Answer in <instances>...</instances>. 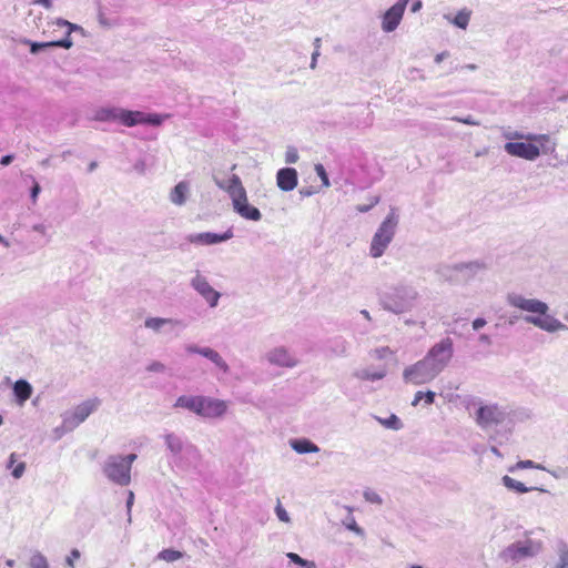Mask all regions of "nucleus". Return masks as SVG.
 Returning <instances> with one entry per match:
<instances>
[{
    "label": "nucleus",
    "instance_id": "7ed1b4c3",
    "mask_svg": "<svg viewBox=\"0 0 568 568\" xmlns=\"http://www.w3.org/2000/svg\"><path fill=\"white\" fill-rule=\"evenodd\" d=\"M507 303L521 311L538 314L540 316L527 315L525 321L534 326L549 333L567 329V326L554 316L548 315L549 306L536 298H526L520 294L511 293L507 295Z\"/></svg>",
    "mask_w": 568,
    "mask_h": 568
},
{
    "label": "nucleus",
    "instance_id": "c9c22d12",
    "mask_svg": "<svg viewBox=\"0 0 568 568\" xmlns=\"http://www.w3.org/2000/svg\"><path fill=\"white\" fill-rule=\"evenodd\" d=\"M181 556H182V554L180 551L165 549V550H162L158 557L168 562H172V561L180 559Z\"/></svg>",
    "mask_w": 568,
    "mask_h": 568
},
{
    "label": "nucleus",
    "instance_id": "bb28decb",
    "mask_svg": "<svg viewBox=\"0 0 568 568\" xmlns=\"http://www.w3.org/2000/svg\"><path fill=\"white\" fill-rule=\"evenodd\" d=\"M290 446L297 454H308V453L320 452V447L306 438L292 439V440H290Z\"/></svg>",
    "mask_w": 568,
    "mask_h": 568
},
{
    "label": "nucleus",
    "instance_id": "423d86ee",
    "mask_svg": "<svg viewBox=\"0 0 568 568\" xmlns=\"http://www.w3.org/2000/svg\"><path fill=\"white\" fill-rule=\"evenodd\" d=\"M399 216L395 207H390L388 214L376 230L369 245V255L373 258L383 256L388 245L392 243L397 226Z\"/></svg>",
    "mask_w": 568,
    "mask_h": 568
},
{
    "label": "nucleus",
    "instance_id": "c03bdc74",
    "mask_svg": "<svg viewBox=\"0 0 568 568\" xmlns=\"http://www.w3.org/2000/svg\"><path fill=\"white\" fill-rule=\"evenodd\" d=\"M364 498L366 501H368L371 504H376V505L383 504L382 497L377 493L369 490V489L364 491Z\"/></svg>",
    "mask_w": 568,
    "mask_h": 568
},
{
    "label": "nucleus",
    "instance_id": "f704fd0d",
    "mask_svg": "<svg viewBox=\"0 0 568 568\" xmlns=\"http://www.w3.org/2000/svg\"><path fill=\"white\" fill-rule=\"evenodd\" d=\"M377 419L384 427L389 428V429L398 430L403 427L400 419L394 414H392L387 418H377Z\"/></svg>",
    "mask_w": 568,
    "mask_h": 568
},
{
    "label": "nucleus",
    "instance_id": "e2e57ef3",
    "mask_svg": "<svg viewBox=\"0 0 568 568\" xmlns=\"http://www.w3.org/2000/svg\"><path fill=\"white\" fill-rule=\"evenodd\" d=\"M12 160H13V155H11V154L4 155L0 160V165H2V166L9 165L12 162Z\"/></svg>",
    "mask_w": 568,
    "mask_h": 568
},
{
    "label": "nucleus",
    "instance_id": "ea45409f",
    "mask_svg": "<svg viewBox=\"0 0 568 568\" xmlns=\"http://www.w3.org/2000/svg\"><path fill=\"white\" fill-rule=\"evenodd\" d=\"M298 152L295 146H287L285 152V162L287 164H294L298 161Z\"/></svg>",
    "mask_w": 568,
    "mask_h": 568
},
{
    "label": "nucleus",
    "instance_id": "a19ab883",
    "mask_svg": "<svg viewBox=\"0 0 568 568\" xmlns=\"http://www.w3.org/2000/svg\"><path fill=\"white\" fill-rule=\"evenodd\" d=\"M392 354L393 351L388 346L378 347L372 351V356L376 359H384Z\"/></svg>",
    "mask_w": 568,
    "mask_h": 568
},
{
    "label": "nucleus",
    "instance_id": "4c0bfd02",
    "mask_svg": "<svg viewBox=\"0 0 568 568\" xmlns=\"http://www.w3.org/2000/svg\"><path fill=\"white\" fill-rule=\"evenodd\" d=\"M558 556H559L558 564L565 568H568V545L567 544H561L558 547Z\"/></svg>",
    "mask_w": 568,
    "mask_h": 568
},
{
    "label": "nucleus",
    "instance_id": "6e6552de",
    "mask_svg": "<svg viewBox=\"0 0 568 568\" xmlns=\"http://www.w3.org/2000/svg\"><path fill=\"white\" fill-rule=\"evenodd\" d=\"M101 400L99 398H90L64 412L61 415L64 420V429H75L99 408Z\"/></svg>",
    "mask_w": 568,
    "mask_h": 568
},
{
    "label": "nucleus",
    "instance_id": "4be33fe9",
    "mask_svg": "<svg viewBox=\"0 0 568 568\" xmlns=\"http://www.w3.org/2000/svg\"><path fill=\"white\" fill-rule=\"evenodd\" d=\"M486 268V265L478 261H473L468 263H458L454 266L449 267V271H453L457 274H462L466 278L474 277L479 271Z\"/></svg>",
    "mask_w": 568,
    "mask_h": 568
},
{
    "label": "nucleus",
    "instance_id": "9b49d317",
    "mask_svg": "<svg viewBox=\"0 0 568 568\" xmlns=\"http://www.w3.org/2000/svg\"><path fill=\"white\" fill-rule=\"evenodd\" d=\"M165 118H168V115L145 113L142 111H131L121 108L120 123L128 128H132L139 124L159 126L163 123Z\"/></svg>",
    "mask_w": 568,
    "mask_h": 568
},
{
    "label": "nucleus",
    "instance_id": "37998d69",
    "mask_svg": "<svg viewBox=\"0 0 568 568\" xmlns=\"http://www.w3.org/2000/svg\"><path fill=\"white\" fill-rule=\"evenodd\" d=\"M31 182H32V187H31V191H30V199H31V202L33 204L37 203L38 201V196L41 192V187L39 185V183L37 182L36 178L34 176H29Z\"/></svg>",
    "mask_w": 568,
    "mask_h": 568
},
{
    "label": "nucleus",
    "instance_id": "6e6d98bb",
    "mask_svg": "<svg viewBox=\"0 0 568 568\" xmlns=\"http://www.w3.org/2000/svg\"><path fill=\"white\" fill-rule=\"evenodd\" d=\"M185 351L186 353L189 354H200L201 355V352L203 351V347H199L194 344H189L185 346Z\"/></svg>",
    "mask_w": 568,
    "mask_h": 568
},
{
    "label": "nucleus",
    "instance_id": "f257e3e1",
    "mask_svg": "<svg viewBox=\"0 0 568 568\" xmlns=\"http://www.w3.org/2000/svg\"><path fill=\"white\" fill-rule=\"evenodd\" d=\"M454 355V343L449 337L434 344L426 355L403 371L405 384L422 386L432 383L450 363Z\"/></svg>",
    "mask_w": 568,
    "mask_h": 568
},
{
    "label": "nucleus",
    "instance_id": "09e8293b",
    "mask_svg": "<svg viewBox=\"0 0 568 568\" xmlns=\"http://www.w3.org/2000/svg\"><path fill=\"white\" fill-rule=\"evenodd\" d=\"M80 551L78 549H72L70 555L65 558V564L70 568H74V561L80 558Z\"/></svg>",
    "mask_w": 568,
    "mask_h": 568
},
{
    "label": "nucleus",
    "instance_id": "6ab92c4d",
    "mask_svg": "<svg viewBox=\"0 0 568 568\" xmlns=\"http://www.w3.org/2000/svg\"><path fill=\"white\" fill-rule=\"evenodd\" d=\"M405 10L402 4L392 6L383 16L382 29L385 32H393L400 23Z\"/></svg>",
    "mask_w": 568,
    "mask_h": 568
},
{
    "label": "nucleus",
    "instance_id": "cd10ccee",
    "mask_svg": "<svg viewBox=\"0 0 568 568\" xmlns=\"http://www.w3.org/2000/svg\"><path fill=\"white\" fill-rule=\"evenodd\" d=\"M501 481H503L504 486L506 488H508L509 490H515L520 494L528 493L531 490H539L541 493H547V490L544 488L527 487L521 481H518L507 475L501 478Z\"/></svg>",
    "mask_w": 568,
    "mask_h": 568
},
{
    "label": "nucleus",
    "instance_id": "412c9836",
    "mask_svg": "<svg viewBox=\"0 0 568 568\" xmlns=\"http://www.w3.org/2000/svg\"><path fill=\"white\" fill-rule=\"evenodd\" d=\"M190 195V184L186 181L179 182L170 192L169 200L176 206H182L186 203Z\"/></svg>",
    "mask_w": 568,
    "mask_h": 568
},
{
    "label": "nucleus",
    "instance_id": "338daca9",
    "mask_svg": "<svg viewBox=\"0 0 568 568\" xmlns=\"http://www.w3.org/2000/svg\"><path fill=\"white\" fill-rule=\"evenodd\" d=\"M448 52L447 51H444V52H440L438 53L436 57H435V62L436 63H440L444 59H446L448 57Z\"/></svg>",
    "mask_w": 568,
    "mask_h": 568
},
{
    "label": "nucleus",
    "instance_id": "bf43d9fd",
    "mask_svg": "<svg viewBox=\"0 0 568 568\" xmlns=\"http://www.w3.org/2000/svg\"><path fill=\"white\" fill-rule=\"evenodd\" d=\"M32 230L34 232H38V233L42 234V235L47 234V226L44 224H42V223L34 224L32 226Z\"/></svg>",
    "mask_w": 568,
    "mask_h": 568
},
{
    "label": "nucleus",
    "instance_id": "f8f14e48",
    "mask_svg": "<svg viewBox=\"0 0 568 568\" xmlns=\"http://www.w3.org/2000/svg\"><path fill=\"white\" fill-rule=\"evenodd\" d=\"M217 184L221 187L226 189V191L229 192V194L233 201L234 209L244 219H248V205L246 204V192H245V189L243 187L240 179L237 176L233 175L226 182L225 185L221 182H217Z\"/></svg>",
    "mask_w": 568,
    "mask_h": 568
},
{
    "label": "nucleus",
    "instance_id": "de8ad7c7",
    "mask_svg": "<svg viewBox=\"0 0 568 568\" xmlns=\"http://www.w3.org/2000/svg\"><path fill=\"white\" fill-rule=\"evenodd\" d=\"M275 513L277 518L283 523H290L291 518L287 514V511L282 507L281 503L278 501L275 508Z\"/></svg>",
    "mask_w": 568,
    "mask_h": 568
},
{
    "label": "nucleus",
    "instance_id": "7c9ffc66",
    "mask_svg": "<svg viewBox=\"0 0 568 568\" xmlns=\"http://www.w3.org/2000/svg\"><path fill=\"white\" fill-rule=\"evenodd\" d=\"M17 454L11 453L7 463V468L11 469V475L13 478L19 479L23 476L26 471V463L19 462L17 463Z\"/></svg>",
    "mask_w": 568,
    "mask_h": 568
},
{
    "label": "nucleus",
    "instance_id": "a878e982",
    "mask_svg": "<svg viewBox=\"0 0 568 568\" xmlns=\"http://www.w3.org/2000/svg\"><path fill=\"white\" fill-rule=\"evenodd\" d=\"M387 374L386 368H379V369H371L369 367L357 369L353 373L354 377L359 381H381L383 379Z\"/></svg>",
    "mask_w": 568,
    "mask_h": 568
},
{
    "label": "nucleus",
    "instance_id": "052dcab7",
    "mask_svg": "<svg viewBox=\"0 0 568 568\" xmlns=\"http://www.w3.org/2000/svg\"><path fill=\"white\" fill-rule=\"evenodd\" d=\"M33 3L42 6L45 9H50L52 7V0H34Z\"/></svg>",
    "mask_w": 568,
    "mask_h": 568
},
{
    "label": "nucleus",
    "instance_id": "4468645a",
    "mask_svg": "<svg viewBox=\"0 0 568 568\" xmlns=\"http://www.w3.org/2000/svg\"><path fill=\"white\" fill-rule=\"evenodd\" d=\"M191 286L205 300V302L211 307L217 306L221 294L210 285L205 276L196 273L195 276L191 280Z\"/></svg>",
    "mask_w": 568,
    "mask_h": 568
},
{
    "label": "nucleus",
    "instance_id": "2eb2a0df",
    "mask_svg": "<svg viewBox=\"0 0 568 568\" xmlns=\"http://www.w3.org/2000/svg\"><path fill=\"white\" fill-rule=\"evenodd\" d=\"M504 149L509 155L528 161H535L540 155V149L532 143L507 142Z\"/></svg>",
    "mask_w": 568,
    "mask_h": 568
},
{
    "label": "nucleus",
    "instance_id": "69168bd1",
    "mask_svg": "<svg viewBox=\"0 0 568 568\" xmlns=\"http://www.w3.org/2000/svg\"><path fill=\"white\" fill-rule=\"evenodd\" d=\"M133 500H134V494L132 491H129V496H128V500H126V508H128L129 514L131 511Z\"/></svg>",
    "mask_w": 568,
    "mask_h": 568
},
{
    "label": "nucleus",
    "instance_id": "f3484780",
    "mask_svg": "<svg viewBox=\"0 0 568 568\" xmlns=\"http://www.w3.org/2000/svg\"><path fill=\"white\" fill-rule=\"evenodd\" d=\"M233 237V232L231 229L225 231L222 234L212 233V232H204V233H194L190 234L187 236V241L190 243L196 244V245H213L221 242H225Z\"/></svg>",
    "mask_w": 568,
    "mask_h": 568
},
{
    "label": "nucleus",
    "instance_id": "b1692460",
    "mask_svg": "<svg viewBox=\"0 0 568 568\" xmlns=\"http://www.w3.org/2000/svg\"><path fill=\"white\" fill-rule=\"evenodd\" d=\"M328 354L331 357H347L349 355V343L343 337L332 339Z\"/></svg>",
    "mask_w": 568,
    "mask_h": 568
},
{
    "label": "nucleus",
    "instance_id": "39448f33",
    "mask_svg": "<svg viewBox=\"0 0 568 568\" xmlns=\"http://www.w3.org/2000/svg\"><path fill=\"white\" fill-rule=\"evenodd\" d=\"M419 298V292L410 284H398L382 298L385 311L396 315L410 312Z\"/></svg>",
    "mask_w": 568,
    "mask_h": 568
},
{
    "label": "nucleus",
    "instance_id": "20e7f679",
    "mask_svg": "<svg viewBox=\"0 0 568 568\" xmlns=\"http://www.w3.org/2000/svg\"><path fill=\"white\" fill-rule=\"evenodd\" d=\"M175 407L185 408L203 418H219L227 410V403L206 396H180Z\"/></svg>",
    "mask_w": 568,
    "mask_h": 568
},
{
    "label": "nucleus",
    "instance_id": "0eeeda50",
    "mask_svg": "<svg viewBox=\"0 0 568 568\" xmlns=\"http://www.w3.org/2000/svg\"><path fill=\"white\" fill-rule=\"evenodd\" d=\"M507 417L506 408L495 403L480 404L475 413V422L483 430L501 425Z\"/></svg>",
    "mask_w": 568,
    "mask_h": 568
},
{
    "label": "nucleus",
    "instance_id": "4d7b16f0",
    "mask_svg": "<svg viewBox=\"0 0 568 568\" xmlns=\"http://www.w3.org/2000/svg\"><path fill=\"white\" fill-rule=\"evenodd\" d=\"M136 459L135 454H129L126 456H122V462L128 464V468L131 470L133 462Z\"/></svg>",
    "mask_w": 568,
    "mask_h": 568
},
{
    "label": "nucleus",
    "instance_id": "c756f323",
    "mask_svg": "<svg viewBox=\"0 0 568 568\" xmlns=\"http://www.w3.org/2000/svg\"><path fill=\"white\" fill-rule=\"evenodd\" d=\"M201 355L210 359L217 368L226 373L229 371V366L222 356L211 347H203Z\"/></svg>",
    "mask_w": 568,
    "mask_h": 568
},
{
    "label": "nucleus",
    "instance_id": "79ce46f5",
    "mask_svg": "<svg viewBox=\"0 0 568 568\" xmlns=\"http://www.w3.org/2000/svg\"><path fill=\"white\" fill-rule=\"evenodd\" d=\"M314 170H315L316 174L318 175V178L321 179L323 185L325 187H328L331 185V183H329L328 175L325 171V168L318 163V164H315Z\"/></svg>",
    "mask_w": 568,
    "mask_h": 568
},
{
    "label": "nucleus",
    "instance_id": "393cba45",
    "mask_svg": "<svg viewBox=\"0 0 568 568\" xmlns=\"http://www.w3.org/2000/svg\"><path fill=\"white\" fill-rule=\"evenodd\" d=\"M17 403L22 406L32 395V386L24 379H19L13 385Z\"/></svg>",
    "mask_w": 568,
    "mask_h": 568
},
{
    "label": "nucleus",
    "instance_id": "a18cd8bd",
    "mask_svg": "<svg viewBox=\"0 0 568 568\" xmlns=\"http://www.w3.org/2000/svg\"><path fill=\"white\" fill-rule=\"evenodd\" d=\"M381 201L379 196H372L371 202L368 204H359L356 206V210L361 213H366L371 211L375 205H377Z\"/></svg>",
    "mask_w": 568,
    "mask_h": 568
},
{
    "label": "nucleus",
    "instance_id": "f03ea898",
    "mask_svg": "<svg viewBox=\"0 0 568 568\" xmlns=\"http://www.w3.org/2000/svg\"><path fill=\"white\" fill-rule=\"evenodd\" d=\"M165 446L169 467L175 473H190L196 470L202 460L197 447L181 435L166 432L162 435Z\"/></svg>",
    "mask_w": 568,
    "mask_h": 568
},
{
    "label": "nucleus",
    "instance_id": "8fccbe9b",
    "mask_svg": "<svg viewBox=\"0 0 568 568\" xmlns=\"http://www.w3.org/2000/svg\"><path fill=\"white\" fill-rule=\"evenodd\" d=\"M516 468L525 469V468H537L544 469L542 466L535 464L532 460H520L516 464Z\"/></svg>",
    "mask_w": 568,
    "mask_h": 568
},
{
    "label": "nucleus",
    "instance_id": "58836bf2",
    "mask_svg": "<svg viewBox=\"0 0 568 568\" xmlns=\"http://www.w3.org/2000/svg\"><path fill=\"white\" fill-rule=\"evenodd\" d=\"M344 525L348 530L355 532L356 535H358V536L364 535V530L356 524V520L353 516H349L346 519V521H344Z\"/></svg>",
    "mask_w": 568,
    "mask_h": 568
},
{
    "label": "nucleus",
    "instance_id": "49530a36",
    "mask_svg": "<svg viewBox=\"0 0 568 568\" xmlns=\"http://www.w3.org/2000/svg\"><path fill=\"white\" fill-rule=\"evenodd\" d=\"M452 121H455V122H459V123H464V124H468V125H475V126H478L480 125V122L475 120L471 115H467L465 118H462V116H453L450 119Z\"/></svg>",
    "mask_w": 568,
    "mask_h": 568
},
{
    "label": "nucleus",
    "instance_id": "5701e85b",
    "mask_svg": "<svg viewBox=\"0 0 568 568\" xmlns=\"http://www.w3.org/2000/svg\"><path fill=\"white\" fill-rule=\"evenodd\" d=\"M121 108H99L94 111L92 120L99 122L118 121L120 123Z\"/></svg>",
    "mask_w": 568,
    "mask_h": 568
},
{
    "label": "nucleus",
    "instance_id": "13d9d810",
    "mask_svg": "<svg viewBox=\"0 0 568 568\" xmlns=\"http://www.w3.org/2000/svg\"><path fill=\"white\" fill-rule=\"evenodd\" d=\"M478 341L480 344H484L486 346H490L493 344L491 337L487 334H480Z\"/></svg>",
    "mask_w": 568,
    "mask_h": 568
},
{
    "label": "nucleus",
    "instance_id": "a211bd4d",
    "mask_svg": "<svg viewBox=\"0 0 568 568\" xmlns=\"http://www.w3.org/2000/svg\"><path fill=\"white\" fill-rule=\"evenodd\" d=\"M298 175L293 168L280 169L276 173V184L284 192L293 191L297 186Z\"/></svg>",
    "mask_w": 568,
    "mask_h": 568
},
{
    "label": "nucleus",
    "instance_id": "c85d7f7f",
    "mask_svg": "<svg viewBox=\"0 0 568 568\" xmlns=\"http://www.w3.org/2000/svg\"><path fill=\"white\" fill-rule=\"evenodd\" d=\"M527 140L539 142L541 145L540 153L551 154L556 151V142H551L547 134H530L527 136Z\"/></svg>",
    "mask_w": 568,
    "mask_h": 568
},
{
    "label": "nucleus",
    "instance_id": "dca6fc26",
    "mask_svg": "<svg viewBox=\"0 0 568 568\" xmlns=\"http://www.w3.org/2000/svg\"><path fill=\"white\" fill-rule=\"evenodd\" d=\"M266 361L280 367L293 368L297 366L298 359L284 346L275 347L265 354Z\"/></svg>",
    "mask_w": 568,
    "mask_h": 568
},
{
    "label": "nucleus",
    "instance_id": "774afa93",
    "mask_svg": "<svg viewBox=\"0 0 568 568\" xmlns=\"http://www.w3.org/2000/svg\"><path fill=\"white\" fill-rule=\"evenodd\" d=\"M313 190L312 189H301L300 190V194L303 196V197H307V196H311L313 195Z\"/></svg>",
    "mask_w": 568,
    "mask_h": 568
},
{
    "label": "nucleus",
    "instance_id": "473e14b6",
    "mask_svg": "<svg viewBox=\"0 0 568 568\" xmlns=\"http://www.w3.org/2000/svg\"><path fill=\"white\" fill-rule=\"evenodd\" d=\"M29 568H50L47 558L39 551L31 555L29 560Z\"/></svg>",
    "mask_w": 568,
    "mask_h": 568
},
{
    "label": "nucleus",
    "instance_id": "603ef678",
    "mask_svg": "<svg viewBox=\"0 0 568 568\" xmlns=\"http://www.w3.org/2000/svg\"><path fill=\"white\" fill-rule=\"evenodd\" d=\"M424 395H425V397H424L425 405H432L435 403V398H436L435 392L426 390Z\"/></svg>",
    "mask_w": 568,
    "mask_h": 568
},
{
    "label": "nucleus",
    "instance_id": "1a4fd4ad",
    "mask_svg": "<svg viewBox=\"0 0 568 568\" xmlns=\"http://www.w3.org/2000/svg\"><path fill=\"white\" fill-rule=\"evenodd\" d=\"M103 473L109 480L120 486H126L131 481V471L120 455L108 457L103 465Z\"/></svg>",
    "mask_w": 568,
    "mask_h": 568
},
{
    "label": "nucleus",
    "instance_id": "ddd939ff",
    "mask_svg": "<svg viewBox=\"0 0 568 568\" xmlns=\"http://www.w3.org/2000/svg\"><path fill=\"white\" fill-rule=\"evenodd\" d=\"M55 24L59 26V27L67 28L65 38H63L61 40H58V41H49V42H30V41H26V43L30 44L31 53L36 54L40 50H42L44 48H50V47H60V48H64V49H70L73 45V42H72V40L70 38L71 32L75 31V30L82 31V28L80 26L73 24V23H71V22H69L67 20H63V19H58L55 21Z\"/></svg>",
    "mask_w": 568,
    "mask_h": 568
},
{
    "label": "nucleus",
    "instance_id": "3c124183",
    "mask_svg": "<svg viewBox=\"0 0 568 568\" xmlns=\"http://www.w3.org/2000/svg\"><path fill=\"white\" fill-rule=\"evenodd\" d=\"M73 429H64V420L62 419V424L54 428L53 433L55 435V438H61L64 434L69 433V432H72Z\"/></svg>",
    "mask_w": 568,
    "mask_h": 568
},
{
    "label": "nucleus",
    "instance_id": "e433bc0d",
    "mask_svg": "<svg viewBox=\"0 0 568 568\" xmlns=\"http://www.w3.org/2000/svg\"><path fill=\"white\" fill-rule=\"evenodd\" d=\"M145 371L149 373L163 374L166 372V366L160 361H152L145 366Z\"/></svg>",
    "mask_w": 568,
    "mask_h": 568
},
{
    "label": "nucleus",
    "instance_id": "9d476101",
    "mask_svg": "<svg viewBox=\"0 0 568 568\" xmlns=\"http://www.w3.org/2000/svg\"><path fill=\"white\" fill-rule=\"evenodd\" d=\"M541 550V544L531 539L517 541L509 545L504 551L503 557L506 560L521 561L526 558L535 557Z\"/></svg>",
    "mask_w": 568,
    "mask_h": 568
},
{
    "label": "nucleus",
    "instance_id": "aec40b11",
    "mask_svg": "<svg viewBox=\"0 0 568 568\" xmlns=\"http://www.w3.org/2000/svg\"><path fill=\"white\" fill-rule=\"evenodd\" d=\"M144 326L155 333L163 331L165 327L169 331L174 329L176 326H183L182 322L174 318H164V317H148L144 321Z\"/></svg>",
    "mask_w": 568,
    "mask_h": 568
},
{
    "label": "nucleus",
    "instance_id": "5fc2aeb1",
    "mask_svg": "<svg viewBox=\"0 0 568 568\" xmlns=\"http://www.w3.org/2000/svg\"><path fill=\"white\" fill-rule=\"evenodd\" d=\"M486 323L487 322H486L485 318L478 317V318L474 320L473 323H471L473 329L478 331L481 327H484L486 325Z\"/></svg>",
    "mask_w": 568,
    "mask_h": 568
},
{
    "label": "nucleus",
    "instance_id": "72a5a7b5",
    "mask_svg": "<svg viewBox=\"0 0 568 568\" xmlns=\"http://www.w3.org/2000/svg\"><path fill=\"white\" fill-rule=\"evenodd\" d=\"M286 557L291 562L297 565L300 568H316V564L314 561L306 560L295 552H287Z\"/></svg>",
    "mask_w": 568,
    "mask_h": 568
},
{
    "label": "nucleus",
    "instance_id": "864d4df0",
    "mask_svg": "<svg viewBox=\"0 0 568 568\" xmlns=\"http://www.w3.org/2000/svg\"><path fill=\"white\" fill-rule=\"evenodd\" d=\"M424 394H425L424 390H418V392L415 393L414 398L412 400V406L413 407H416L420 403V400H424V397H425Z\"/></svg>",
    "mask_w": 568,
    "mask_h": 568
},
{
    "label": "nucleus",
    "instance_id": "0e129e2a",
    "mask_svg": "<svg viewBox=\"0 0 568 568\" xmlns=\"http://www.w3.org/2000/svg\"><path fill=\"white\" fill-rule=\"evenodd\" d=\"M320 55V51L317 50H314V52L312 53V59H311V69H315L316 68V62H317V58Z\"/></svg>",
    "mask_w": 568,
    "mask_h": 568
},
{
    "label": "nucleus",
    "instance_id": "680f3d73",
    "mask_svg": "<svg viewBox=\"0 0 568 568\" xmlns=\"http://www.w3.org/2000/svg\"><path fill=\"white\" fill-rule=\"evenodd\" d=\"M260 219H261V212L256 207L251 206V220L258 221Z\"/></svg>",
    "mask_w": 568,
    "mask_h": 568
},
{
    "label": "nucleus",
    "instance_id": "2f4dec72",
    "mask_svg": "<svg viewBox=\"0 0 568 568\" xmlns=\"http://www.w3.org/2000/svg\"><path fill=\"white\" fill-rule=\"evenodd\" d=\"M471 11L464 8L457 12V14L450 20V22L465 30L468 27L469 20H470Z\"/></svg>",
    "mask_w": 568,
    "mask_h": 568
}]
</instances>
